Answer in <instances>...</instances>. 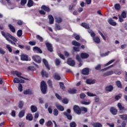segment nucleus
Instances as JSON below:
<instances>
[{"label":"nucleus","mask_w":127,"mask_h":127,"mask_svg":"<svg viewBox=\"0 0 127 127\" xmlns=\"http://www.w3.org/2000/svg\"><path fill=\"white\" fill-rule=\"evenodd\" d=\"M1 34L3 37H4V38H8V39H11L12 40H13V41H14V42H17V39L11 35V34H9V33H5V32L3 31H1Z\"/></svg>","instance_id":"f257e3e1"},{"label":"nucleus","mask_w":127,"mask_h":127,"mask_svg":"<svg viewBox=\"0 0 127 127\" xmlns=\"http://www.w3.org/2000/svg\"><path fill=\"white\" fill-rule=\"evenodd\" d=\"M40 88L42 94L45 95V94H46V92H47V84H46V82L44 81V80L41 81L40 84Z\"/></svg>","instance_id":"f03ea898"},{"label":"nucleus","mask_w":127,"mask_h":127,"mask_svg":"<svg viewBox=\"0 0 127 127\" xmlns=\"http://www.w3.org/2000/svg\"><path fill=\"white\" fill-rule=\"evenodd\" d=\"M73 112L76 113L77 115H81V108L77 105H74L73 106Z\"/></svg>","instance_id":"7ed1b4c3"},{"label":"nucleus","mask_w":127,"mask_h":127,"mask_svg":"<svg viewBox=\"0 0 127 127\" xmlns=\"http://www.w3.org/2000/svg\"><path fill=\"white\" fill-rule=\"evenodd\" d=\"M117 107L119 109V111L121 113H124L126 112V111H127V109L123 106L122 103L120 102L118 103Z\"/></svg>","instance_id":"20e7f679"},{"label":"nucleus","mask_w":127,"mask_h":127,"mask_svg":"<svg viewBox=\"0 0 127 127\" xmlns=\"http://www.w3.org/2000/svg\"><path fill=\"white\" fill-rule=\"evenodd\" d=\"M67 64L68 65H69V66L73 67V66H75L76 63L74 60H72L71 58H69L67 60Z\"/></svg>","instance_id":"39448f33"},{"label":"nucleus","mask_w":127,"mask_h":127,"mask_svg":"<svg viewBox=\"0 0 127 127\" xmlns=\"http://www.w3.org/2000/svg\"><path fill=\"white\" fill-rule=\"evenodd\" d=\"M32 58L36 63H41V58L39 56H33Z\"/></svg>","instance_id":"423d86ee"},{"label":"nucleus","mask_w":127,"mask_h":127,"mask_svg":"<svg viewBox=\"0 0 127 127\" xmlns=\"http://www.w3.org/2000/svg\"><path fill=\"white\" fill-rule=\"evenodd\" d=\"M33 51L36 52V53H39L40 54H42L43 53L41 49L37 46H35L33 48Z\"/></svg>","instance_id":"0eeeda50"},{"label":"nucleus","mask_w":127,"mask_h":127,"mask_svg":"<svg viewBox=\"0 0 127 127\" xmlns=\"http://www.w3.org/2000/svg\"><path fill=\"white\" fill-rule=\"evenodd\" d=\"M11 74H13V75H16V76L19 78H21V79L24 78V77L21 76L22 73L21 72H18L17 71L12 70L11 71Z\"/></svg>","instance_id":"6e6552de"},{"label":"nucleus","mask_w":127,"mask_h":127,"mask_svg":"<svg viewBox=\"0 0 127 127\" xmlns=\"http://www.w3.org/2000/svg\"><path fill=\"white\" fill-rule=\"evenodd\" d=\"M46 46L49 52H53V47H52V45L50 43H46Z\"/></svg>","instance_id":"1a4fd4ad"},{"label":"nucleus","mask_w":127,"mask_h":127,"mask_svg":"<svg viewBox=\"0 0 127 127\" xmlns=\"http://www.w3.org/2000/svg\"><path fill=\"white\" fill-rule=\"evenodd\" d=\"M110 112L113 115V116H116L118 114V109L115 108L114 107H111L110 109Z\"/></svg>","instance_id":"9d476101"},{"label":"nucleus","mask_w":127,"mask_h":127,"mask_svg":"<svg viewBox=\"0 0 127 127\" xmlns=\"http://www.w3.org/2000/svg\"><path fill=\"white\" fill-rule=\"evenodd\" d=\"M41 9H43V10H44L45 11H46L47 12H50L51 9L49 7L45 5H43L41 7Z\"/></svg>","instance_id":"9b49d317"},{"label":"nucleus","mask_w":127,"mask_h":127,"mask_svg":"<svg viewBox=\"0 0 127 127\" xmlns=\"http://www.w3.org/2000/svg\"><path fill=\"white\" fill-rule=\"evenodd\" d=\"M89 56L90 55L86 53H81L80 54V57L82 59H87V58H89Z\"/></svg>","instance_id":"f8f14e48"},{"label":"nucleus","mask_w":127,"mask_h":127,"mask_svg":"<svg viewBox=\"0 0 127 127\" xmlns=\"http://www.w3.org/2000/svg\"><path fill=\"white\" fill-rule=\"evenodd\" d=\"M76 60L78 61V62H79L78 67H81V66H82V59H81L78 54L76 55Z\"/></svg>","instance_id":"ddd939ff"},{"label":"nucleus","mask_w":127,"mask_h":127,"mask_svg":"<svg viewBox=\"0 0 127 127\" xmlns=\"http://www.w3.org/2000/svg\"><path fill=\"white\" fill-rule=\"evenodd\" d=\"M105 90L106 92H112L114 90V86L113 85L107 86L105 88Z\"/></svg>","instance_id":"4468645a"},{"label":"nucleus","mask_w":127,"mask_h":127,"mask_svg":"<svg viewBox=\"0 0 127 127\" xmlns=\"http://www.w3.org/2000/svg\"><path fill=\"white\" fill-rule=\"evenodd\" d=\"M26 120L31 122V121L33 120V116H32V114L28 113L26 117Z\"/></svg>","instance_id":"2eb2a0df"},{"label":"nucleus","mask_w":127,"mask_h":127,"mask_svg":"<svg viewBox=\"0 0 127 127\" xmlns=\"http://www.w3.org/2000/svg\"><path fill=\"white\" fill-rule=\"evenodd\" d=\"M21 60L22 61H28V56L25 54H22L21 55Z\"/></svg>","instance_id":"dca6fc26"},{"label":"nucleus","mask_w":127,"mask_h":127,"mask_svg":"<svg viewBox=\"0 0 127 127\" xmlns=\"http://www.w3.org/2000/svg\"><path fill=\"white\" fill-rule=\"evenodd\" d=\"M89 68H84L82 70V75H89Z\"/></svg>","instance_id":"f3484780"},{"label":"nucleus","mask_w":127,"mask_h":127,"mask_svg":"<svg viewBox=\"0 0 127 127\" xmlns=\"http://www.w3.org/2000/svg\"><path fill=\"white\" fill-rule=\"evenodd\" d=\"M116 85L118 88V89H123V84H122V82H121V81L120 80H117L115 82Z\"/></svg>","instance_id":"a211bd4d"},{"label":"nucleus","mask_w":127,"mask_h":127,"mask_svg":"<svg viewBox=\"0 0 127 127\" xmlns=\"http://www.w3.org/2000/svg\"><path fill=\"white\" fill-rule=\"evenodd\" d=\"M41 75L42 77H46V78H48L49 77V74L47 71H45L44 69L42 70L41 71Z\"/></svg>","instance_id":"6ab92c4d"},{"label":"nucleus","mask_w":127,"mask_h":127,"mask_svg":"<svg viewBox=\"0 0 127 127\" xmlns=\"http://www.w3.org/2000/svg\"><path fill=\"white\" fill-rule=\"evenodd\" d=\"M43 63L45 65L46 68H47L48 70H50V66H49V64H48V62H47V61L46 59H43Z\"/></svg>","instance_id":"aec40b11"},{"label":"nucleus","mask_w":127,"mask_h":127,"mask_svg":"<svg viewBox=\"0 0 127 127\" xmlns=\"http://www.w3.org/2000/svg\"><path fill=\"white\" fill-rule=\"evenodd\" d=\"M108 23L109 24L112 25L113 26H116V25H117V22L114 21L112 18H110L108 19Z\"/></svg>","instance_id":"412c9836"},{"label":"nucleus","mask_w":127,"mask_h":127,"mask_svg":"<svg viewBox=\"0 0 127 127\" xmlns=\"http://www.w3.org/2000/svg\"><path fill=\"white\" fill-rule=\"evenodd\" d=\"M64 116H65V117H66L67 120H68V121H71L72 119H73V117H72V115L67 114V112H64Z\"/></svg>","instance_id":"4be33fe9"},{"label":"nucleus","mask_w":127,"mask_h":127,"mask_svg":"<svg viewBox=\"0 0 127 127\" xmlns=\"http://www.w3.org/2000/svg\"><path fill=\"white\" fill-rule=\"evenodd\" d=\"M48 17L50 24H53V23H54V18L53 17V16H52V15H49Z\"/></svg>","instance_id":"5701e85b"},{"label":"nucleus","mask_w":127,"mask_h":127,"mask_svg":"<svg viewBox=\"0 0 127 127\" xmlns=\"http://www.w3.org/2000/svg\"><path fill=\"white\" fill-rule=\"evenodd\" d=\"M92 127H103V125L98 122L97 123H93L91 124Z\"/></svg>","instance_id":"b1692460"},{"label":"nucleus","mask_w":127,"mask_h":127,"mask_svg":"<svg viewBox=\"0 0 127 127\" xmlns=\"http://www.w3.org/2000/svg\"><path fill=\"white\" fill-rule=\"evenodd\" d=\"M81 26L85 28V29H90V27L89 26V24L87 23L83 22L81 24Z\"/></svg>","instance_id":"393cba45"},{"label":"nucleus","mask_w":127,"mask_h":127,"mask_svg":"<svg viewBox=\"0 0 127 127\" xmlns=\"http://www.w3.org/2000/svg\"><path fill=\"white\" fill-rule=\"evenodd\" d=\"M8 26L11 32H12L13 33H14V32H15V28H14V26L10 24H8Z\"/></svg>","instance_id":"a878e982"},{"label":"nucleus","mask_w":127,"mask_h":127,"mask_svg":"<svg viewBox=\"0 0 127 127\" xmlns=\"http://www.w3.org/2000/svg\"><path fill=\"white\" fill-rule=\"evenodd\" d=\"M113 70L107 71L103 73V77H107V76H111V75H113Z\"/></svg>","instance_id":"bb28decb"},{"label":"nucleus","mask_w":127,"mask_h":127,"mask_svg":"<svg viewBox=\"0 0 127 127\" xmlns=\"http://www.w3.org/2000/svg\"><path fill=\"white\" fill-rule=\"evenodd\" d=\"M24 115H25V110H23L21 111L18 114V117L20 118H23V117H24Z\"/></svg>","instance_id":"cd10ccee"},{"label":"nucleus","mask_w":127,"mask_h":127,"mask_svg":"<svg viewBox=\"0 0 127 127\" xmlns=\"http://www.w3.org/2000/svg\"><path fill=\"white\" fill-rule=\"evenodd\" d=\"M77 92L76 89H69L67 90V93H68V94H76Z\"/></svg>","instance_id":"c85d7f7f"},{"label":"nucleus","mask_w":127,"mask_h":127,"mask_svg":"<svg viewBox=\"0 0 127 127\" xmlns=\"http://www.w3.org/2000/svg\"><path fill=\"white\" fill-rule=\"evenodd\" d=\"M95 79L92 80V79H87L86 80V83L88 85H91V84H95Z\"/></svg>","instance_id":"c756f323"},{"label":"nucleus","mask_w":127,"mask_h":127,"mask_svg":"<svg viewBox=\"0 0 127 127\" xmlns=\"http://www.w3.org/2000/svg\"><path fill=\"white\" fill-rule=\"evenodd\" d=\"M34 4V2H33V0H28V3H27V6H28V7H31V6H33Z\"/></svg>","instance_id":"7c9ffc66"},{"label":"nucleus","mask_w":127,"mask_h":127,"mask_svg":"<svg viewBox=\"0 0 127 127\" xmlns=\"http://www.w3.org/2000/svg\"><path fill=\"white\" fill-rule=\"evenodd\" d=\"M54 78L55 79V80H57V81L61 80V77L57 73H55Z\"/></svg>","instance_id":"2f4dec72"},{"label":"nucleus","mask_w":127,"mask_h":127,"mask_svg":"<svg viewBox=\"0 0 127 127\" xmlns=\"http://www.w3.org/2000/svg\"><path fill=\"white\" fill-rule=\"evenodd\" d=\"M23 93L24 95H32L33 94L30 89L25 90Z\"/></svg>","instance_id":"473e14b6"},{"label":"nucleus","mask_w":127,"mask_h":127,"mask_svg":"<svg viewBox=\"0 0 127 127\" xmlns=\"http://www.w3.org/2000/svg\"><path fill=\"white\" fill-rule=\"evenodd\" d=\"M56 108L59 110V111H61V112H63L64 110V107L60 105H57Z\"/></svg>","instance_id":"72a5a7b5"},{"label":"nucleus","mask_w":127,"mask_h":127,"mask_svg":"<svg viewBox=\"0 0 127 127\" xmlns=\"http://www.w3.org/2000/svg\"><path fill=\"white\" fill-rule=\"evenodd\" d=\"M31 111L32 113H35L37 112V107L36 106L32 105L31 106Z\"/></svg>","instance_id":"f704fd0d"},{"label":"nucleus","mask_w":127,"mask_h":127,"mask_svg":"<svg viewBox=\"0 0 127 127\" xmlns=\"http://www.w3.org/2000/svg\"><path fill=\"white\" fill-rule=\"evenodd\" d=\"M120 118L123 120V121H127V115H119Z\"/></svg>","instance_id":"c9c22d12"},{"label":"nucleus","mask_w":127,"mask_h":127,"mask_svg":"<svg viewBox=\"0 0 127 127\" xmlns=\"http://www.w3.org/2000/svg\"><path fill=\"white\" fill-rule=\"evenodd\" d=\"M72 45H74V46H81V44H80V43H78L75 40L72 41Z\"/></svg>","instance_id":"e433bc0d"},{"label":"nucleus","mask_w":127,"mask_h":127,"mask_svg":"<svg viewBox=\"0 0 127 127\" xmlns=\"http://www.w3.org/2000/svg\"><path fill=\"white\" fill-rule=\"evenodd\" d=\"M93 39L96 43H100V42H101V40H100V38L98 37H95Z\"/></svg>","instance_id":"4c0bfd02"},{"label":"nucleus","mask_w":127,"mask_h":127,"mask_svg":"<svg viewBox=\"0 0 127 127\" xmlns=\"http://www.w3.org/2000/svg\"><path fill=\"white\" fill-rule=\"evenodd\" d=\"M36 39L38 40H39V41L40 42H43V38H42V37L40 36V35H37L36 36Z\"/></svg>","instance_id":"58836bf2"},{"label":"nucleus","mask_w":127,"mask_h":127,"mask_svg":"<svg viewBox=\"0 0 127 127\" xmlns=\"http://www.w3.org/2000/svg\"><path fill=\"white\" fill-rule=\"evenodd\" d=\"M60 86L61 87V88L63 90V91H65V85H64V83L62 82H60L59 83Z\"/></svg>","instance_id":"ea45409f"},{"label":"nucleus","mask_w":127,"mask_h":127,"mask_svg":"<svg viewBox=\"0 0 127 127\" xmlns=\"http://www.w3.org/2000/svg\"><path fill=\"white\" fill-rule=\"evenodd\" d=\"M17 35L18 37H21L22 35V30H19L17 31Z\"/></svg>","instance_id":"a19ab883"},{"label":"nucleus","mask_w":127,"mask_h":127,"mask_svg":"<svg viewBox=\"0 0 127 127\" xmlns=\"http://www.w3.org/2000/svg\"><path fill=\"white\" fill-rule=\"evenodd\" d=\"M53 114L55 116V117H57V116H58V114H59V111H58V110H57V109H55L53 111Z\"/></svg>","instance_id":"79ce46f5"},{"label":"nucleus","mask_w":127,"mask_h":127,"mask_svg":"<svg viewBox=\"0 0 127 127\" xmlns=\"http://www.w3.org/2000/svg\"><path fill=\"white\" fill-rule=\"evenodd\" d=\"M61 64V61L58 59H56L55 60V64L56 66H59L60 64Z\"/></svg>","instance_id":"37998d69"},{"label":"nucleus","mask_w":127,"mask_h":127,"mask_svg":"<svg viewBox=\"0 0 127 127\" xmlns=\"http://www.w3.org/2000/svg\"><path fill=\"white\" fill-rule=\"evenodd\" d=\"M6 40H7V41H8L9 42H10V43L12 44L13 45H15V46H16V44L12 41V40H11L10 39H8V38H5Z\"/></svg>","instance_id":"c03bdc74"},{"label":"nucleus","mask_w":127,"mask_h":127,"mask_svg":"<svg viewBox=\"0 0 127 127\" xmlns=\"http://www.w3.org/2000/svg\"><path fill=\"white\" fill-rule=\"evenodd\" d=\"M115 8L117 10H120L121 9V5L119 3H117L115 5Z\"/></svg>","instance_id":"a18cd8bd"},{"label":"nucleus","mask_w":127,"mask_h":127,"mask_svg":"<svg viewBox=\"0 0 127 127\" xmlns=\"http://www.w3.org/2000/svg\"><path fill=\"white\" fill-rule=\"evenodd\" d=\"M121 17L122 18H127V13L126 11H123L121 13Z\"/></svg>","instance_id":"49530a36"},{"label":"nucleus","mask_w":127,"mask_h":127,"mask_svg":"<svg viewBox=\"0 0 127 127\" xmlns=\"http://www.w3.org/2000/svg\"><path fill=\"white\" fill-rule=\"evenodd\" d=\"M6 47L7 49H8V50L9 52H10V53H11V52H12V49L10 47V45H6Z\"/></svg>","instance_id":"de8ad7c7"},{"label":"nucleus","mask_w":127,"mask_h":127,"mask_svg":"<svg viewBox=\"0 0 127 127\" xmlns=\"http://www.w3.org/2000/svg\"><path fill=\"white\" fill-rule=\"evenodd\" d=\"M121 98H122V94H119L115 97V99L116 100V101H119Z\"/></svg>","instance_id":"09e8293b"},{"label":"nucleus","mask_w":127,"mask_h":127,"mask_svg":"<svg viewBox=\"0 0 127 127\" xmlns=\"http://www.w3.org/2000/svg\"><path fill=\"white\" fill-rule=\"evenodd\" d=\"M87 96H88V97H96V96H97V95L95 94H93L90 92H87Z\"/></svg>","instance_id":"8fccbe9b"},{"label":"nucleus","mask_w":127,"mask_h":127,"mask_svg":"<svg viewBox=\"0 0 127 127\" xmlns=\"http://www.w3.org/2000/svg\"><path fill=\"white\" fill-rule=\"evenodd\" d=\"M114 66V65H111L109 66L104 68L103 69H102L101 70V71H102V72H104L105 71H107V70H108V69H110V68H112V67H113Z\"/></svg>","instance_id":"3c124183"},{"label":"nucleus","mask_w":127,"mask_h":127,"mask_svg":"<svg viewBox=\"0 0 127 127\" xmlns=\"http://www.w3.org/2000/svg\"><path fill=\"white\" fill-rule=\"evenodd\" d=\"M29 44L31 46H34L36 45V42L35 41H30L29 42Z\"/></svg>","instance_id":"603ef678"},{"label":"nucleus","mask_w":127,"mask_h":127,"mask_svg":"<svg viewBox=\"0 0 127 127\" xmlns=\"http://www.w3.org/2000/svg\"><path fill=\"white\" fill-rule=\"evenodd\" d=\"M81 109V113L82 112H84L85 113H87L88 112V109L86 107H82L80 108Z\"/></svg>","instance_id":"864d4df0"},{"label":"nucleus","mask_w":127,"mask_h":127,"mask_svg":"<svg viewBox=\"0 0 127 127\" xmlns=\"http://www.w3.org/2000/svg\"><path fill=\"white\" fill-rule=\"evenodd\" d=\"M75 6L76 5L75 4L69 5L68 6V9H69V10H73V9H74V7H75Z\"/></svg>","instance_id":"5fc2aeb1"},{"label":"nucleus","mask_w":127,"mask_h":127,"mask_svg":"<svg viewBox=\"0 0 127 127\" xmlns=\"http://www.w3.org/2000/svg\"><path fill=\"white\" fill-rule=\"evenodd\" d=\"M113 62H115V60H112L110 61L108 63H107L106 64H104V66H109L110 64H112V63H113Z\"/></svg>","instance_id":"6e6d98bb"},{"label":"nucleus","mask_w":127,"mask_h":127,"mask_svg":"<svg viewBox=\"0 0 127 127\" xmlns=\"http://www.w3.org/2000/svg\"><path fill=\"white\" fill-rule=\"evenodd\" d=\"M48 84L49 87H50L51 88H53V85L52 84V81H51V80L49 79L48 81Z\"/></svg>","instance_id":"4d7b16f0"},{"label":"nucleus","mask_w":127,"mask_h":127,"mask_svg":"<svg viewBox=\"0 0 127 127\" xmlns=\"http://www.w3.org/2000/svg\"><path fill=\"white\" fill-rule=\"evenodd\" d=\"M81 104H82V105H90V104H91V102H86L85 101H82L81 102Z\"/></svg>","instance_id":"13d9d810"},{"label":"nucleus","mask_w":127,"mask_h":127,"mask_svg":"<svg viewBox=\"0 0 127 127\" xmlns=\"http://www.w3.org/2000/svg\"><path fill=\"white\" fill-rule=\"evenodd\" d=\"M86 97V94L85 93H81L80 94V98L82 100H84L85 98Z\"/></svg>","instance_id":"bf43d9fd"},{"label":"nucleus","mask_w":127,"mask_h":127,"mask_svg":"<svg viewBox=\"0 0 127 127\" xmlns=\"http://www.w3.org/2000/svg\"><path fill=\"white\" fill-rule=\"evenodd\" d=\"M39 13L40 14H41L42 15H45L46 14V12L44 11L43 10H39Z\"/></svg>","instance_id":"052dcab7"},{"label":"nucleus","mask_w":127,"mask_h":127,"mask_svg":"<svg viewBox=\"0 0 127 127\" xmlns=\"http://www.w3.org/2000/svg\"><path fill=\"white\" fill-rule=\"evenodd\" d=\"M18 107L20 109L23 108V102H22V101L19 102Z\"/></svg>","instance_id":"680f3d73"},{"label":"nucleus","mask_w":127,"mask_h":127,"mask_svg":"<svg viewBox=\"0 0 127 127\" xmlns=\"http://www.w3.org/2000/svg\"><path fill=\"white\" fill-rule=\"evenodd\" d=\"M18 89L20 92H22L23 89H22V85L20 83L19 84V86L18 87Z\"/></svg>","instance_id":"e2e57ef3"},{"label":"nucleus","mask_w":127,"mask_h":127,"mask_svg":"<svg viewBox=\"0 0 127 127\" xmlns=\"http://www.w3.org/2000/svg\"><path fill=\"white\" fill-rule=\"evenodd\" d=\"M70 127H76V123L73 121L70 123Z\"/></svg>","instance_id":"0e129e2a"},{"label":"nucleus","mask_w":127,"mask_h":127,"mask_svg":"<svg viewBox=\"0 0 127 127\" xmlns=\"http://www.w3.org/2000/svg\"><path fill=\"white\" fill-rule=\"evenodd\" d=\"M26 2H27V0H21V5H25Z\"/></svg>","instance_id":"69168bd1"},{"label":"nucleus","mask_w":127,"mask_h":127,"mask_svg":"<svg viewBox=\"0 0 127 127\" xmlns=\"http://www.w3.org/2000/svg\"><path fill=\"white\" fill-rule=\"evenodd\" d=\"M62 102L64 103V104H68V103H69V100H68V99L66 98H64L63 99Z\"/></svg>","instance_id":"338daca9"},{"label":"nucleus","mask_w":127,"mask_h":127,"mask_svg":"<svg viewBox=\"0 0 127 127\" xmlns=\"http://www.w3.org/2000/svg\"><path fill=\"white\" fill-rule=\"evenodd\" d=\"M14 83H18L20 82V80L18 79L17 78H14L13 79Z\"/></svg>","instance_id":"774afa93"}]
</instances>
